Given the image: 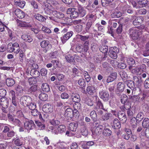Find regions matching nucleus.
<instances>
[{
  "label": "nucleus",
  "mask_w": 149,
  "mask_h": 149,
  "mask_svg": "<svg viewBox=\"0 0 149 149\" xmlns=\"http://www.w3.org/2000/svg\"><path fill=\"white\" fill-rule=\"evenodd\" d=\"M147 13L146 10L145 8H142L137 10L136 14L137 15H145Z\"/></svg>",
  "instance_id": "obj_50"
},
{
  "label": "nucleus",
  "mask_w": 149,
  "mask_h": 149,
  "mask_svg": "<svg viewBox=\"0 0 149 149\" xmlns=\"http://www.w3.org/2000/svg\"><path fill=\"white\" fill-rule=\"evenodd\" d=\"M40 45L42 47L45 49L44 51L45 53L47 52L52 47V45L48 40H44L40 42Z\"/></svg>",
  "instance_id": "obj_6"
},
{
  "label": "nucleus",
  "mask_w": 149,
  "mask_h": 149,
  "mask_svg": "<svg viewBox=\"0 0 149 149\" xmlns=\"http://www.w3.org/2000/svg\"><path fill=\"white\" fill-rule=\"evenodd\" d=\"M86 19L90 22L93 23L95 20L96 17L95 15L92 14H89L86 15Z\"/></svg>",
  "instance_id": "obj_23"
},
{
  "label": "nucleus",
  "mask_w": 149,
  "mask_h": 149,
  "mask_svg": "<svg viewBox=\"0 0 149 149\" xmlns=\"http://www.w3.org/2000/svg\"><path fill=\"white\" fill-rule=\"evenodd\" d=\"M118 52L119 49L117 47H111L109 49L108 54L111 58L115 59L117 57V54Z\"/></svg>",
  "instance_id": "obj_3"
},
{
  "label": "nucleus",
  "mask_w": 149,
  "mask_h": 149,
  "mask_svg": "<svg viewBox=\"0 0 149 149\" xmlns=\"http://www.w3.org/2000/svg\"><path fill=\"white\" fill-rule=\"evenodd\" d=\"M21 38L25 41L30 42L33 40L32 38L28 34H24L22 36Z\"/></svg>",
  "instance_id": "obj_22"
},
{
  "label": "nucleus",
  "mask_w": 149,
  "mask_h": 149,
  "mask_svg": "<svg viewBox=\"0 0 149 149\" xmlns=\"http://www.w3.org/2000/svg\"><path fill=\"white\" fill-rule=\"evenodd\" d=\"M50 123L52 125L54 126L58 125L60 124V122L59 120L54 119L51 120L50 121Z\"/></svg>",
  "instance_id": "obj_61"
},
{
  "label": "nucleus",
  "mask_w": 149,
  "mask_h": 149,
  "mask_svg": "<svg viewBox=\"0 0 149 149\" xmlns=\"http://www.w3.org/2000/svg\"><path fill=\"white\" fill-rule=\"evenodd\" d=\"M111 131L108 128L104 129L103 132V134L106 136H109L111 134Z\"/></svg>",
  "instance_id": "obj_47"
},
{
  "label": "nucleus",
  "mask_w": 149,
  "mask_h": 149,
  "mask_svg": "<svg viewBox=\"0 0 149 149\" xmlns=\"http://www.w3.org/2000/svg\"><path fill=\"white\" fill-rule=\"evenodd\" d=\"M33 16L36 19L41 22H45L46 19L45 17L39 14H36Z\"/></svg>",
  "instance_id": "obj_25"
},
{
  "label": "nucleus",
  "mask_w": 149,
  "mask_h": 149,
  "mask_svg": "<svg viewBox=\"0 0 149 149\" xmlns=\"http://www.w3.org/2000/svg\"><path fill=\"white\" fill-rule=\"evenodd\" d=\"M118 118L123 123H125L127 120L126 116L123 112H120L118 114Z\"/></svg>",
  "instance_id": "obj_18"
},
{
  "label": "nucleus",
  "mask_w": 149,
  "mask_h": 149,
  "mask_svg": "<svg viewBox=\"0 0 149 149\" xmlns=\"http://www.w3.org/2000/svg\"><path fill=\"white\" fill-rule=\"evenodd\" d=\"M147 4L146 0H142L139 1L138 2V5L139 6L138 8L146 6Z\"/></svg>",
  "instance_id": "obj_38"
},
{
  "label": "nucleus",
  "mask_w": 149,
  "mask_h": 149,
  "mask_svg": "<svg viewBox=\"0 0 149 149\" xmlns=\"http://www.w3.org/2000/svg\"><path fill=\"white\" fill-rule=\"evenodd\" d=\"M14 2L15 5L18 6L22 8H23L25 5V2L24 1H21L20 0H14Z\"/></svg>",
  "instance_id": "obj_27"
},
{
  "label": "nucleus",
  "mask_w": 149,
  "mask_h": 149,
  "mask_svg": "<svg viewBox=\"0 0 149 149\" xmlns=\"http://www.w3.org/2000/svg\"><path fill=\"white\" fill-rule=\"evenodd\" d=\"M93 125L94 127H98L99 126H102L100 124V122L96 119H93Z\"/></svg>",
  "instance_id": "obj_56"
},
{
  "label": "nucleus",
  "mask_w": 149,
  "mask_h": 149,
  "mask_svg": "<svg viewBox=\"0 0 149 149\" xmlns=\"http://www.w3.org/2000/svg\"><path fill=\"white\" fill-rule=\"evenodd\" d=\"M24 127L27 130L33 129L35 127V125L32 120L26 121L24 123Z\"/></svg>",
  "instance_id": "obj_11"
},
{
  "label": "nucleus",
  "mask_w": 149,
  "mask_h": 149,
  "mask_svg": "<svg viewBox=\"0 0 149 149\" xmlns=\"http://www.w3.org/2000/svg\"><path fill=\"white\" fill-rule=\"evenodd\" d=\"M48 115L47 113H45L42 114L40 113L39 115V118L43 122L46 120L48 118Z\"/></svg>",
  "instance_id": "obj_33"
},
{
  "label": "nucleus",
  "mask_w": 149,
  "mask_h": 149,
  "mask_svg": "<svg viewBox=\"0 0 149 149\" xmlns=\"http://www.w3.org/2000/svg\"><path fill=\"white\" fill-rule=\"evenodd\" d=\"M73 32H68L66 34H64L63 36L61 38V40L62 43H64L65 42L69 39L72 36Z\"/></svg>",
  "instance_id": "obj_16"
},
{
  "label": "nucleus",
  "mask_w": 149,
  "mask_h": 149,
  "mask_svg": "<svg viewBox=\"0 0 149 149\" xmlns=\"http://www.w3.org/2000/svg\"><path fill=\"white\" fill-rule=\"evenodd\" d=\"M128 98L127 96L125 94L121 95L120 97V101L121 103L123 104L126 102Z\"/></svg>",
  "instance_id": "obj_53"
},
{
  "label": "nucleus",
  "mask_w": 149,
  "mask_h": 149,
  "mask_svg": "<svg viewBox=\"0 0 149 149\" xmlns=\"http://www.w3.org/2000/svg\"><path fill=\"white\" fill-rule=\"evenodd\" d=\"M99 95L100 97L104 101H107L109 98L108 93L105 91H100L99 92Z\"/></svg>",
  "instance_id": "obj_10"
},
{
  "label": "nucleus",
  "mask_w": 149,
  "mask_h": 149,
  "mask_svg": "<svg viewBox=\"0 0 149 149\" xmlns=\"http://www.w3.org/2000/svg\"><path fill=\"white\" fill-rule=\"evenodd\" d=\"M83 47V46L81 44H78L77 46L76 47V49L77 52H79L81 53L84 52Z\"/></svg>",
  "instance_id": "obj_58"
},
{
  "label": "nucleus",
  "mask_w": 149,
  "mask_h": 149,
  "mask_svg": "<svg viewBox=\"0 0 149 149\" xmlns=\"http://www.w3.org/2000/svg\"><path fill=\"white\" fill-rule=\"evenodd\" d=\"M10 100L6 97H1L0 99V107L3 113H7L8 108L9 106Z\"/></svg>",
  "instance_id": "obj_1"
},
{
  "label": "nucleus",
  "mask_w": 149,
  "mask_h": 149,
  "mask_svg": "<svg viewBox=\"0 0 149 149\" xmlns=\"http://www.w3.org/2000/svg\"><path fill=\"white\" fill-rule=\"evenodd\" d=\"M42 91L45 92H48L50 90V88L48 84L46 83H43L41 86Z\"/></svg>",
  "instance_id": "obj_30"
},
{
  "label": "nucleus",
  "mask_w": 149,
  "mask_h": 149,
  "mask_svg": "<svg viewBox=\"0 0 149 149\" xmlns=\"http://www.w3.org/2000/svg\"><path fill=\"white\" fill-rule=\"evenodd\" d=\"M100 51L104 54H106L108 50V47L106 45H102L99 48Z\"/></svg>",
  "instance_id": "obj_39"
},
{
  "label": "nucleus",
  "mask_w": 149,
  "mask_h": 149,
  "mask_svg": "<svg viewBox=\"0 0 149 149\" xmlns=\"http://www.w3.org/2000/svg\"><path fill=\"white\" fill-rule=\"evenodd\" d=\"M14 13L15 15L19 19L23 18L25 16L24 12L19 9H16Z\"/></svg>",
  "instance_id": "obj_15"
},
{
  "label": "nucleus",
  "mask_w": 149,
  "mask_h": 149,
  "mask_svg": "<svg viewBox=\"0 0 149 149\" xmlns=\"http://www.w3.org/2000/svg\"><path fill=\"white\" fill-rule=\"evenodd\" d=\"M132 81L134 82V84H135L137 86H139L141 85V79H139L138 77L136 76L133 77Z\"/></svg>",
  "instance_id": "obj_37"
},
{
  "label": "nucleus",
  "mask_w": 149,
  "mask_h": 149,
  "mask_svg": "<svg viewBox=\"0 0 149 149\" xmlns=\"http://www.w3.org/2000/svg\"><path fill=\"white\" fill-rule=\"evenodd\" d=\"M39 98L40 99L43 101H45L48 99V95L45 94L43 93H40L39 95Z\"/></svg>",
  "instance_id": "obj_45"
},
{
  "label": "nucleus",
  "mask_w": 149,
  "mask_h": 149,
  "mask_svg": "<svg viewBox=\"0 0 149 149\" xmlns=\"http://www.w3.org/2000/svg\"><path fill=\"white\" fill-rule=\"evenodd\" d=\"M7 50L10 53L13 52L17 54L20 51V47L19 45L17 42L13 44L9 43L8 45Z\"/></svg>",
  "instance_id": "obj_2"
},
{
  "label": "nucleus",
  "mask_w": 149,
  "mask_h": 149,
  "mask_svg": "<svg viewBox=\"0 0 149 149\" xmlns=\"http://www.w3.org/2000/svg\"><path fill=\"white\" fill-rule=\"evenodd\" d=\"M67 13L70 14V17L72 18H76L79 16L77 9L75 8H68L67 10Z\"/></svg>",
  "instance_id": "obj_5"
},
{
  "label": "nucleus",
  "mask_w": 149,
  "mask_h": 149,
  "mask_svg": "<svg viewBox=\"0 0 149 149\" xmlns=\"http://www.w3.org/2000/svg\"><path fill=\"white\" fill-rule=\"evenodd\" d=\"M126 84L127 86L130 89L132 90L134 88V82L132 81L129 80L127 81Z\"/></svg>",
  "instance_id": "obj_41"
},
{
  "label": "nucleus",
  "mask_w": 149,
  "mask_h": 149,
  "mask_svg": "<svg viewBox=\"0 0 149 149\" xmlns=\"http://www.w3.org/2000/svg\"><path fill=\"white\" fill-rule=\"evenodd\" d=\"M42 110L45 113H47L53 111V108L51 104H45L43 106Z\"/></svg>",
  "instance_id": "obj_12"
},
{
  "label": "nucleus",
  "mask_w": 149,
  "mask_h": 149,
  "mask_svg": "<svg viewBox=\"0 0 149 149\" xmlns=\"http://www.w3.org/2000/svg\"><path fill=\"white\" fill-rule=\"evenodd\" d=\"M142 126L144 128H147L149 127V119L147 118H145L142 123Z\"/></svg>",
  "instance_id": "obj_36"
},
{
  "label": "nucleus",
  "mask_w": 149,
  "mask_h": 149,
  "mask_svg": "<svg viewBox=\"0 0 149 149\" xmlns=\"http://www.w3.org/2000/svg\"><path fill=\"white\" fill-rule=\"evenodd\" d=\"M112 114L109 113H107L104 115L102 116V118L103 120H108L111 117Z\"/></svg>",
  "instance_id": "obj_49"
},
{
  "label": "nucleus",
  "mask_w": 149,
  "mask_h": 149,
  "mask_svg": "<svg viewBox=\"0 0 149 149\" xmlns=\"http://www.w3.org/2000/svg\"><path fill=\"white\" fill-rule=\"evenodd\" d=\"M14 143L16 146H19L22 145L23 142L22 141V140L21 139H17L15 140Z\"/></svg>",
  "instance_id": "obj_55"
},
{
  "label": "nucleus",
  "mask_w": 149,
  "mask_h": 149,
  "mask_svg": "<svg viewBox=\"0 0 149 149\" xmlns=\"http://www.w3.org/2000/svg\"><path fill=\"white\" fill-rule=\"evenodd\" d=\"M30 64L31 65V69L37 70L38 68V65L36 63V62L33 60L30 61Z\"/></svg>",
  "instance_id": "obj_42"
},
{
  "label": "nucleus",
  "mask_w": 149,
  "mask_h": 149,
  "mask_svg": "<svg viewBox=\"0 0 149 149\" xmlns=\"http://www.w3.org/2000/svg\"><path fill=\"white\" fill-rule=\"evenodd\" d=\"M67 61L69 63L72 62L74 61V58L72 55L70 54H67L65 57Z\"/></svg>",
  "instance_id": "obj_48"
},
{
  "label": "nucleus",
  "mask_w": 149,
  "mask_h": 149,
  "mask_svg": "<svg viewBox=\"0 0 149 149\" xmlns=\"http://www.w3.org/2000/svg\"><path fill=\"white\" fill-rule=\"evenodd\" d=\"M77 125L78 124L77 123H70L69 125L68 129L69 130L73 132H75L76 131Z\"/></svg>",
  "instance_id": "obj_21"
},
{
  "label": "nucleus",
  "mask_w": 149,
  "mask_h": 149,
  "mask_svg": "<svg viewBox=\"0 0 149 149\" xmlns=\"http://www.w3.org/2000/svg\"><path fill=\"white\" fill-rule=\"evenodd\" d=\"M12 123L13 125L19 127H20L22 124V123L17 118H15Z\"/></svg>",
  "instance_id": "obj_54"
},
{
  "label": "nucleus",
  "mask_w": 149,
  "mask_h": 149,
  "mask_svg": "<svg viewBox=\"0 0 149 149\" xmlns=\"http://www.w3.org/2000/svg\"><path fill=\"white\" fill-rule=\"evenodd\" d=\"M32 99L29 96H23L21 97L20 100V102L21 104L26 106L29 105L32 102Z\"/></svg>",
  "instance_id": "obj_4"
},
{
  "label": "nucleus",
  "mask_w": 149,
  "mask_h": 149,
  "mask_svg": "<svg viewBox=\"0 0 149 149\" xmlns=\"http://www.w3.org/2000/svg\"><path fill=\"white\" fill-rule=\"evenodd\" d=\"M77 10L79 15L80 16L83 17L86 14V11L80 5L78 4L77 6Z\"/></svg>",
  "instance_id": "obj_14"
},
{
  "label": "nucleus",
  "mask_w": 149,
  "mask_h": 149,
  "mask_svg": "<svg viewBox=\"0 0 149 149\" xmlns=\"http://www.w3.org/2000/svg\"><path fill=\"white\" fill-rule=\"evenodd\" d=\"M146 96V95L144 93H141L137 96L139 102H141L143 101L144 99Z\"/></svg>",
  "instance_id": "obj_57"
},
{
  "label": "nucleus",
  "mask_w": 149,
  "mask_h": 149,
  "mask_svg": "<svg viewBox=\"0 0 149 149\" xmlns=\"http://www.w3.org/2000/svg\"><path fill=\"white\" fill-rule=\"evenodd\" d=\"M66 127L64 125H60L57 128L58 132L60 133H62L65 132L66 130Z\"/></svg>",
  "instance_id": "obj_44"
},
{
  "label": "nucleus",
  "mask_w": 149,
  "mask_h": 149,
  "mask_svg": "<svg viewBox=\"0 0 149 149\" xmlns=\"http://www.w3.org/2000/svg\"><path fill=\"white\" fill-rule=\"evenodd\" d=\"M79 102H75V103L73 105V107L74 109L79 110L81 109V104Z\"/></svg>",
  "instance_id": "obj_62"
},
{
  "label": "nucleus",
  "mask_w": 149,
  "mask_h": 149,
  "mask_svg": "<svg viewBox=\"0 0 149 149\" xmlns=\"http://www.w3.org/2000/svg\"><path fill=\"white\" fill-rule=\"evenodd\" d=\"M82 45L84 52H87L89 48V41H85Z\"/></svg>",
  "instance_id": "obj_40"
},
{
  "label": "nucleus",
  "mask_w": 149,
  "mask_h": 149,
  "mask_svg": "<svg viewBox=\"0 0 149 149\" xmlns=\"http://www.w3.org/2000/svg\"><path fill=\"white\" fill-rule=\"evenodd\" d=\"M137 120L134 117H132L130 120V124L133 128H136L137 125Z\"/></svg>",
  "instance_id": "obj_32"
},
{
  "label": "nucleus",
  "mask_w": 149,
  "mask_h": 149,
  "mask_svg": "<svg viewBox=\"0 0 149 149\" xmlns=\"http://www.w3.org/2000/svg\"><path fill=\"white\" fill-rule=\"evenodd\" d=\"M30 74L31 76L35 77H38L40 74V72L36 70L31 69Z\"/></svg>",
  "instance_id": "obj_35"
},
{
  "label": "nucleus",
  "mask_w": 149,
  "mask_h": 149,
  "mask_svg": "<svg viewBox=\"0 0 149 149\" xmlns=\"http://www.w3.org/2000/svg\"><path fill=\"white\" fill-rule=\"evenodd\" d=\"M103 129L102 126H99L98 127H94L92 131V134L93 137L98 136L101 134Z\"/></svg>",
  "instance_id": "obj_9"
},
{
  "label": "nucleus",
  "mask_w": 149,
  "mask_h": 149,
  "mask_svg": "<svg viewBox=\"0 0 149 149\" xmlns=\"http://www.w3.org/2000/svg\"><path fill=\"white\" fill-rule=\"evenodd\" d=\"M129 69L133 74H136L139 73L141 69L140 68L137 67L134 68L133 66H130L129 67Z\"/></svg>",
  "instance_id": "obj_20"
},
{
  "label": "nucleus",
  "mask_w": 149,
  "mask_h": 149,
  "mask_svg": "<svg viewBox=\"0 0 149 149\" xmlns=\"http://www.w3.org/2000/svg\"><path fill=\"white\" fill-rule=\"evenodd\" d=\"M130 35L132 38L134 40L138 39L140 37V32L136 29H131L130 30Z\"/></svg>",
  "instance_id": "obj_8"
},
{
  "label": "nucleus",
  "mask_w": 149,
  "mask_h": 149,
  "mask_svg": "<svg viewBox=\"0 0 149 149\" xmlns=\"http://www.w3.org/2000/svg\"><path fill=\"white\" fill-rule=\"evenodd\" d=\"M119 74L123 80L125 78L127 77V74L126 72L123 70L120 71L119 72Z\"/></svg>",
  "instance_id": "obj_59"
},
{
  "label": "nucleus",
  "mask_w": 149,
  "mask_h": 149,
  "mask_svg": "<svg viewBox=\"0 0 149 149\" xmlns=\"http://www.w3.org/2000/svg\"><path fill=\"white\" fill-rule=\"evenodd\" d=\"M78 84L81 86L82 88L84 89L86 86L85 80L83 78L79 79L78 81Z\"/></svg>",
  "instance_id": "obj_34"
},
{
  "label": "nucleus",
  "mask_w": 149,
  "mask_h": 149,
  "mask_svg": "<svg viewBox=\"0 0 149 149\" xmlns=\"http://www.w3.org/2000/svg\"><path fill=\"white\" fill-rule=\"evenodd\" d=\"M73 110L70 108H67L65 112L64 116L65 117H67L68 119H71L73 118Z\"/></svg>",
  "instance_id": "obj_13"
},
{
  "label": "nucleus",
  "mask_w": 149,
  "mask_h": 149,
  "mask_svg": "<svg viewBox=\"0 0 149 149\" xmlns=\"http://www.w3.org/2000/svg\"><path fill=\"white\" fill-rule=\"evenodd\" d=\"M131 17V19L133 20L132 24L134 26L140 24L142 22L143 20V18L141 16H132Z\"/></svg>",
  "instance_id": "obj_7"
},
{
  "label": "nucleus",
  "mask_w": 149,
  "mask_h": 149,
  "mask_svg": "<svg viewBox=\"0 0 149 149\" xmlns=\"http://www.w3.org/2000/svg\"><path fill=\"white\" fill-rule=\"evenodd\" d=\"M96 88L94 86H88L86 88V91L89 95H93L96 91Z\"/></svg>",
  "instance_id": "obj_19"
},
{
  "label": "nucleus",
  "mask_w": 149,
  "mask_h": 149,
  "mask_svg": "<svg viewBox=\"0 0 149 149\" xmlns=\"http://www.w3.org/2000/svg\"><path fill=\"white\" fill-rule=\"evenodd\" d=\"M7 85L8 86H12L15 84V80L12 78H8L6 80Z\"/></svg>",
  "instance_id": "obj_31"
},
{
  "label": "nucleus",
  "mask_w": 149,
  "mask_h": 149,
  "mask_svg": "<svg viewBox=\"0 0 149 149\" xmlns=\"http://www.w3.org/2000/svg\"><path fill=\"white\" fill-rule=\"evenodd\" d=\"M15 132L13 130L9 131L7 134V137L8 138L6 139V137L3 136V138L4 139H10L13 137L14 136H15Z\"/></svg>",
  "instance_id": "obj_28"
},
{
  "label": "nucleus",
  "mask_w": 149,
  "mask_h": 149,
  "mask_svg": "<svg viewBox=\"0 0 149 149\" xmlns=\"http://www.w3.org/2000/svg\"><path fill=\"white\" fill-rule=\"evenodd\" d=\"M37 89V86L36 85L32 86L28 89V91L31 93L35 92Z\"/></svg>",
  "instance_id": "obj_51"
},
{
  "label": "nucleus",
  "mask_w": 149,
  "mask_h": 149,
  "mask_svg": "<svg viewBox=\"0 0 149 149\" xmlns=\"http://www.w3.org/2000/svg\"><path fill=\"white\" fill-rule=\"evenodd\" d=\"M127 63L130 65L133 66V65L135 64L136 65L135 60L132 58H127Z\"/></svg>",
  "instance_id": "obj_52"
},
{
  "label": "nucleus",
  "mask_w": 149,
  "mask_h": 149,
  "mask_svg": "<svg viewBox=\"0 0 149 149\" xmlns=\"http://www.w3.org/2000/svg\"><path fill=\"white\" fill-rule=\"evenodd\" d=\"M144 115L143 113L142 112H139L137 115L136 118L137 120L140 122L144 118Z\"/></svg>",
  "instance_id": "obj_46"
},
{
  "label": "nucleus",
  "mask_w": 149,
  "mask_h": 149,
  "mask_svg": "<svg viewBox=\"0 0 149 149\" xmlns=\"http://www.w3.org/2000/svg\"><path fill=\"white\" fill-rule=\"evenodd\" d=\"M15 89L17 91V93L18 94L22 93L23 90L22 87L19 86H16Z\"/></svg>",
  "instance_id": "obj_64"
},
{
  "label": "nucleus",
  "mask_w": 149,
  "mask_h": 149,
  "mask_svg": "<svg viewBox=\"0 0 149 149\" xmlns=\"http://www.w3.org/2000/svg\"><path fill=\"white\" fill-rule=\"evenodd\" d=\"M122 13L120 11H115L111 15L112 17L113 18H118L122 16Z\"/></svg>",
  "instance_id": "obj_43"
},
{
  "label": "nucleus",
  "mask_w": 149,
  "mask_h": 149,
  "mask_svg": "<svg viewBox=\"0 0 149 149\" xmlns=\"http://www.w3.org/2000/svg\"><path fill=\"white\" fill-rule=\"evenodd\" d=\"M6 94V91L4 89H0V96L2 97H5Z\"/></svg>",
  "instance_id": "obj_63"
},
{
  "label": "nucleus",
  "mask_w": 149,
  "mask_h": 149,
  "mask_svg": "<svg viewBox=\"0 0 149 149\" xmlns=\"http://www.w3.org/2000/svg\"><path fill=\"white\" fill-rule=\"evenodd\" d=\"M79 38L83 41L85 42L86 41H88V40L89 38V36H83L81 35H79Z\"/></svg>",
  "instance_id": "obj_60"
},
{
  "label": "nucleus",
  "mask_w": 149,
  "mask_h": 149,
  "mask_svg": "<svg viewBox=\"0 0 149 149\" xmlns=\"http://www.w3.org/2000/svg\"><path fill=\"white\" fill-rule=\"evenodd\" d=\"M117 90L119 92H122L123 91L125 87V84L123 82H120L117 85Z\"/></svg>",
  "instance_id": "obj_26"
},
{
  "label": "nucleus",
  "mask_w": 149,
  "mask_h": 149,
  "mask_svg": "<svg viewBox=\"0 0 149 149\" xmlns=\"http://www.w3.org/2000/svg\"><path fill=\"white\" fill-rule=\"evenodd\" d=\"M121 127V125L119 120L117 118L113 120V125L112 127L114 129H118Z\"/></svg>",
  "instance_id": "obj_24"
},
{
  "label": "nucleus",
  "mask_w": 149,
  "mask_h": 149,
  "mask_svg": "<svg viewBox=\"0 0 149 149\" xmlns=\"http://www.w3.org/2000/svg\"><path fill=\"white\" fill-rule=\"evenodd\" d=\"M71 96L72 100L74 102H80L81 100L80 95L76 93H72Z\"/></svg>",
  "instance_id": "obj_17"
},
{
  "label": "nucleus",
  "mask_w": 149,
  "mask_h": 149,
  "mask_svg": "<svg viewBox=\"0 0 149 149\" xmlns=\"http://www.w3.org/2000/svg\"><path fill=\"white\" fill-rule=\"evenodd\" d=\"M51 7L48 5H46L44 8L45 13L47 15H50L52 13V11L50 9Z\"/></svg>",
  "instance_id": "obj_29"
}]
</instances>
